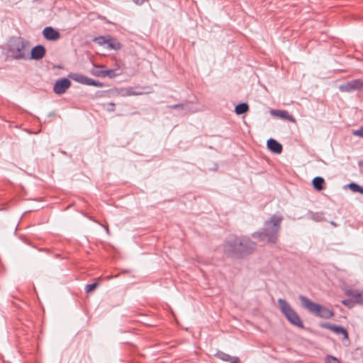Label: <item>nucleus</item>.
Returning <instances> with one entry per match:
<instances>
[{
    "label": "nucleus",
    "mask_w": 363,
    "mask_h": 363,
    "mask_svg": "<svg viewBox=\"0 0 363 363\" xmlns=\"http://www.w3.org/2000/svg\"><path fill=\"white\" fill-rule=\"evenodd\" d=\"M282 220L283 217L281 214L272 215L269 220L264 222L261 231L252 233V238H257L260 241L267 242L269 244H275L278 240Z\"/></svg>",
    "instance_id": "f257e3e1"
},
{
    "label": "nucleus",
    "mask_w": 363,
    "mask_h": 363,
    "mask_svg": "<svg viewBox=\"0 0 363 363\" xmlns=\"http://www.w3.org/2000/svg\"><path fill=\"white\" fill-rule=\"evenodd\" d=\"M298 298L301 306L305 309L319 318L329 319L334 315V313L332 310L313 302L310 298L303 295H300Z\"/></svg>",
    "instance_id": "f03ea898"
},
{
    "label": "nucleus",
    "mask_w": 363,
    "mask_h": 363,
    "mask_svg": "<svg viewBox=\"0 0 363 363\" xmlns=\"http://www.w3.org/2000/svg\"><path fill=\"white\" fill-rule=\"evenodd\" d=\"M28 42L23 38H13L8 44V52L10 56L16 60H24L27 58V46Z\"/></svg>",
    "instance_id": "7ed1b4c3"
},
{
    "label": "nucleus",
    "mask_w": 363,
    "mask_h": 363,
    "mask_svg": "<svg viewBox=\"0 0 363 363\" xmlns=\"http://www.w3.org/2000/svg\"><path fill=\"white\" fill-rule=\"evenodd\" d=\"M277 302L281 313L288 322L292 325L303 328V321L291 305L284 298H279Z\"/></svg>",
    "instance_id": "20e7f679"
},
{
    "label": "nucleus",
    "mask_w": 363,
    "mask_h": 363,
    "mask_svg": "<svg viewBox=\"0 0 363 363\" xmlns=\"http://www.w3.org/2000/svg\"><path fill=\"white\" fill-rule=\"evenodd\" d=\"M223 250L224 252L228 257L235 258L241 257L239 238L237 236L230 237L228 240L225 242Z\"/></svg>",
    "instance_id": "39448f33"
},
{
    "label": "nucleus",
    "mask_w": 363,
    "mask_h": 363,
    "mask_svg": "<svg viewBox=\"0 0 363 363\" xmlns=\"http://www.w3.org/2000/svg\"><path fill=\"white\" fill-rule=\"evenodd\" d=\"M239 242L241 257L252 253L256 247V243L247 237L239 238Z\"/></svg>",
    "instance_id": "423d86ee"
},
{
    "label": "nucleus",
    "mask_w": 363,
    "mask_h": 363,
    "mask_svg": "<svg viewBox=\"0 0 363 363\" xmlns=\"http://www.w3.org/2000/svg\"><path fill=\"white\" fill-rule=\"evenodd\" d=\"M69 77L75 82L80 83L82 84L94 86L96 87H103L104 84L100 82L99 81H96L91 78H89L82 74H70Z\"/></svg>",
    "instance_id": "0eeeda50"
},
{
    "label": "nucleus",
    "mask_w": 363,
    "mask_h": 363,
    "mask_svg": "<svg viewBox=\"0 0 363 363\" xmlns=\"http://www.w3.org/2000/svg\"><path fill=\"white\" fill-rule=\"evenodd\" d=\"M361 89H363V80L359 79L347 82L339 86V90L342 92H351Z\"/></svg>",
    "instance_id": "6e6552de"
},
{
    "label": "nucleus",
    "mask_w": 363,
    "mask_h": 363,
    "mask_svg": "<svg viewBox=\"0 0 363 363\" xmlns=\"http://www.w3.org/2000/svg\"><path fill=\"white\" fill-rule=\"evenodd\" d=\"M71 81L67 78L57 80L53 86V91L56 94H62L70 87Z\"/></svg>",
    "instance_id": "1a4fd4ad"
},
{
    "label": "nucleus",
    "mask_w": 363,
    "mask_h": 363,
    "mask_svg": "<svg viewBox=\"0 0 363 363\" xmlns=\"http://www.w3.org/2000/svg\"><path fill=\"white\" fill-rule=\"evenodd\" d=\"M321 327L328 329L337 335H342L343 336V339L345 340H347L349 338L347 330L340 325L325 323H323Z\"/></svg>",
    "instance_id": "9d476101"
},
{
    "label": "nucleus",
    "mask_w": 363,
    "mask_h": 363,
    "mask_svg": "<svg viewBox=\"0 0 363 363\" xmlns=\"http://www.w3.org/2000/svg\"><path fill=\"white\" fill-rule=\"evenodd\" d=\"M44 38L48 40L55 41L60 38V33L52 27H45L43 30Z\"/></svg>",
    "instance_id": "9b49d317"
},
{
    "label": "nucleus",
    "mask_w": 363,
    "mask_h": 363,
    "mask_svg": "<svg viewBox=\"0 0 363 363\" xmlns=\"http://www.w3.org/2000/svg\"><path fill=\"white\" fill-rule=\"evenodd\" d=\"M46 53L45 48L44 46L41 45H38L33 48L30 52V58L32 60H40L42 59Z\"/></svg>",
    "instance_id": "f8f14e48"
},
{
    "label": "nucleus",
    "mask_w": 363,
    "mask_h": 363,
    "mask_svg": "<svg viewBox=\"0 0 363 363\" xmlns=\"http://www.w3.org/2000/svg\"><path fill=\"white\" fill-rule=\"evenodd\" d=\"M267 146L270 151L276 154H280L282 151V145L273 138L267 140Z\"/></svg>",
    "instance_id": "ddd939ff"
},
{
    "label": "nucleus",
    "mask_w": 363,
    "mask_h": 363,
    "mask_svg": "<svg viewBox=\"0 0 363 363\" xmlns=\"http://www.w3.org/2000/svg\"><path fill=\"white\" fill-rule=\"evenodd\" d=\"M345 294L347 296L354 298L355 303L363 305V291L358 292L354 290H347Z\"/></svg>",
    "instance_id": "4468645a"
},
{
    "label": "nucleus",
    "mask_w": 363,
    "mask_h": 363,
    "mask_svg": "<svg viewBox=\"0 0 363 363\" xmlns=\"http://www.w3.org/2000/svg\"><path fill=\"white\" fill-rule=\"evenodd\" d=\"M271 113L274 116H279L281 118L286 119L289 121L294 122L295 120L294 117L289 114L287 111H281V110H272Z\"/></svg>",
    "instance_id": "2eb2a0df"
},
{
    "label": "nucleus",
    "mask_w": 363,
    "mask_h": 363,
    "mask_svg": "<svg viewBox=\"0 0 363 363\" xmlns=\"http://www.w3.org/2000/svg\"><path fill=\"white\" fill-rule=\"evenodd\" d=\"M107 48L110 50H118L121 48V44L115 38L108 35L107 43H106Z\"/></svg>",
    "instance_id": "dca6fc26"
},
{
    "label": "nucleus",
    "mask_w": 363,
    "mask_h": 363,
    "mask_svg": "<svg viewBox=\"0 0 363 363\" xmlns=\"http://www.w3.org/2000/svg\"><path fill=\"white\" fill-rule=\"evenodd\" d=\"M216 356L225 362H230V363H239L240 359L238 357H231L230 355L225 354L223 352H218L216 353Z\"/></svg>",
    "instance_id": "f3484780"
},
{
    "label": "nucleus",
    "mask_w": 363,
    "mask_h": 363,
    "mask_svg": "<svg viewBox=\"0 0 363 363\" xmlns=\"http://www.w3.org/2000/svg\"><path fill=\"white\" fill-rule=\"evenodd\" d=\"M324 182L325 181L323 178L320 177H316L313 179V186L316 190L321 191L324 189Z\"/></svg>",
    "instance_id": "a211bd4d"
},
{
    "label": "nucleus",
    "mask_w": 363,
    "mask_h": 363,
    "mask_svg": "<svg viewBox=\"0 0 363 363\" xmlns=\"http://www.w3.org/2000/svg\"><path fill=\"white\" fill-rule=\"evenodd\" d=\"M249 109V106L247 103H241L235 106V112L238 115H241L246 113Z\"/></svg>",
    "instance_id": "6ab92c4d"
},
{
    "label": "nucleus",
    "mask_w": 363,
    "mask_h": 363,
    "mask_svg": "<svg viewBox=\"0 0 363 363\" xmlns=\"http://www.w3.org/2000/svg\"><path fill=\"white\" fill-rule=\"evenodd\" d=\"M348 186L352 191L359 192L363 194V187L359 186V184L354 182H351L350 184H348Z\"/></svg>",
    "instance_id": "aec40b11"
},
{
    "label": "nucleus",
    "mask_w": 363,
    "mask_h": 363,
    "mask_svg": "<svg viewBox=\"0 0 363 363\" xmlns=\"http://www.w3.org/2000/svg\"><path fill=\"white\" fill-rule=\"evenodd\" d=\"M100 75L101 77H108L110 78H113L116 76V74L114 69H106L101 71Z\"/></svg>",
    "instance_id": "412c9836"
},
{
    "label": "nucleus",
    "mask_w": 363,
    "mask_h": 363,
    "mask_svg": "<svg viewBox=\"0 0 363 363\" xmlns=\"http://www.w3.org/2000/svg\"><path fill=\"white\" fill-rule=\"evenodd\" d=\"M107 38L108 35L98 36L94 39V42H95L99 45H106V43H107Z\"/></svg>",
    "instance_id": "4be33fe9"
},
{
    "label": "nucleus",
    "mask_w": 363,
    "mask_h": 363,
    "mask_svg": "<svg viewBox=\"0 0 363 363\" xmlns=\"http://www.w3.org/2000/svg\"><path fill=\"white\" fill-rule=\"evenodd\" d=\"M325 363H340V360L332 355H327L325 358Z\"/></svg>",
    "instance_id": "5701e85b"
},
{
    "label": "nucleus",
    "mask_w": 363,
    "mask_h": 363,
    "mask_svg": "<svg viewBox=\"0 0 363 363\" xmlns=\"http://www.w3.org/2000/svg\"><path fill=\"white\" fill-rule=\"evenodd\" d=\"M98 286H99V283H97V282L87 284L85 286V291L86 293H89V292L94 291Z\"/></svg>",
    "instance_id": "b1692460"
},
{
    "label": "nucleus",
    "mask_w": 363,
    "mask_h": 363,
    "mask_svg": "<svg viewBox=\"0 0 363 363\" xmlns=\"http://www.w3.org/2000/svg\"><path fill=\"white\" fill-rule=\"evenodd\" d=\"M354 303H355V301H354L352 299H345V300L342 301V303L349 308L353 307L354 306Z\"/></svg>",
    "instance_id": "393cba45"
},
{
    "label": "nucleus",
    "mask_w": 363,
    "mask_h": 363,
    "mask_svg": "<svg viewBox=\"0 0 363 363\" xmlns=\"http://www.w3.org/2000/svg\"><path fill=\"white\" fill-rule=\"evenodd\" d=\"M352 134L354 136L363 138V125L361 126L359 129L353 130Z\"/></svg>",
    "instance_id": "a878e982"
},
{
    "label": "nucleus",
    "mask_w": 363,
    "mask_h": 363,
    "mask_svg": "<svg viewBox=\"0 0 363 363\" xmlns=\"http://www.w3.org/2000/svg\"><path fill=\"white\" fill-rule=\"evenodd\" d=\"M167 107L170 109H177V108H179L181 110L185 109V106L184 104H174V105H170V106H168Z\"/></svg>",
    "instance_id": "bb28decb"
},
{
    "label": "nucleus",
    "mask_w": 363,
    "mask_h": 363,
    "mask_svg": "<svg viewBox=\"0 0 363 363\" xmlns=\"http://www.w3.org/2000/svg\"><path fill=\"white\" fill-rule=\"evenodd\" d=\"M133 1L138 6L143 5L145 2L148 1V0H133Z\"/></svg>",
    "instance_id": "cd10ccee"
},
{
    "label": "nucleus",
    "mask_w": 363,
    "mask_h": 363,
    "mask_svg": "<svg viewBox=\"0 0 363 363\" xmlns=\"http://www.w3.org/2000/svg\"><path fill=\"white\" fill-rule=\"evenodd\" d=\"M142 93H135V92H133V91H128V95L130 96V95H139V94H141Z\"/></svg>",
    "instance_id": "c85d7f7f"
},
{
    "label": "nucleus",
    "mask_w": 363,
    "mask_h": 363,
    "mask_svg": "<svg viewBox=\"0 0 363 363\" xmlns=\"http://www.w3.org/2000/svg\"><path fill=\"white\" fill-rule=\"evenodd\" d=\"M102 226L105 228V230H106V233L108 235H109L110 232H109V229H108V226H104V225H102Z\"/></svg>",
    "instance_id": "c756f323"
},
{
    "label": "nucleus",
    "mask_w": 363,
    "mask_h": 363,
    "mask_svg": "<svg viewBox=\"0 0 363 363\" xmlns=\"http://www.w3.org/2000/svg\"><path fill=\"white\" fill-rule=\"evenodd\" d=\"M109 106H111V108H110L109 110H112V111H113V108H114V106H115V104H113V103H110V104H109Z\"/></svg>",
    "instance_id": "7c9ffc66"
},
{
    "label": "nucleus",
    "mask_w": 363,
    "mask_h": 363,
    "mask_svg": "<svg viewBox=\"0 0 363 363\" xmlns=\"http://www.w3.org/2000/svg\"><path fill=\"white\" fill-rule=\"evenodd\" d=\"M330 224H331L332 225H333V226H335V227L337 225L336 224V223H335V222H334V221H331V222H330Z\"/></svg>",
    "instance_id": "2f4dec72"
}]
</instances>
